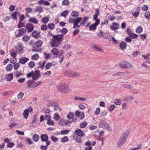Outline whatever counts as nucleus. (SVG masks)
<instances>
[{
    "mask_svg": "<svg viewBox=\"0 0 150 150\" xmlns=\"http://www.w3.org/2000/svg\"><path fill=\"white\" fill-rule=\"evenodd\" d=\"M63 39V35L61 34L55 35L50 40V44L52 47H57L61 44Z\"/></svg>",
    "mask_w": 150,
    "mask_h": 150,
    "instance_id": "obj_1",
    "label": "nucleus"
},
{
    "mask_svg": "<svg viewBox=\"0 0 150 150\" xmlns=\"http://www.w3.org/2000/svg\"><path fill=\"white\" fill-rule=\"evenodd\" d=\"M57 89L63 93H67L69 91L68 86L66 83H61L57 85Z\"/></svg>",
    "mask_w": 150,
    "mask_h": 150,
    "instance_id": "obj_2",
    "label": "nucleus"
},
{
    "mask_svg": "<svg viewBox=\"0 0 150 150\" xmlns=\"http://www.w3.org/2000/svg\"><path fill=\"white\" fill-rule=\"evenodd\" d=\"M119 67L126 69H129L133 67V66L131 64L125 61L121 62L119 64Z\"/></svg>",
    "mask_w": 150,
    "mask_h": 150,
    "instance_id": "obj_3",
    "label": "nucleus"
},
{
    "mask_svg": "<svg viewBox=\"0 0 150 150\" xmlns=\"http://www.w3.org/2000/svg\"><path fill=\"white\" fill-rule=\"evenodd\" d=\"M65 73L66 75L70 77H79L80 76L79 73L77 72L67 71Z\"/></svg>",
    "mask_w": 150,
    "mask_h": 150,
    "instance_id": "obj_4",
    "label": "nucleus"
},
{
    "mask_svg": "<svg viewBox=\"0 0 150 150\" xmlns=\"http://www.w3.org/2000/svg\"><path fill=\"white\" fill-rule=\"evenodd\" d=\"M14 47L16 51L19 54H22L24 51L23 47V44L21 42H18L16 46Z\"/></svg>",
    "mask_w": 150,
    "mask_h": 150,
    "instance_id": "obj_5",
    "label": "nucleus"
},
{
    "mask_svg": "<svg viewBox=\"0 0 150 150\" xmlns=\"http://www.w3.org/2000/svg\"><path fill=\"white\" fill-rule=\"evenodd\" d=\"M26 33V30L25 28H21L16 30L15 33V36L17 37L23 36Z\"/></svg>",
    "mask_w": 150,
    "mask_h": 150,
    "instance_id": "obj_6",
    "label": "nucleus"
},
{
    "mask_svg": "<svg viewBox=\"0 0 150 150\" xmlns=\"http://www.w3.org/2000/svg\"><path fill=\"white\" fill-rule=\"evenodd\" d=\"M127 138V136L123 134L121 137L120 140L117 143L118 147H121L125 143Z\"/></svg>",
    "mask_w": 150,
    "mask_h": 150,
    "instance_id": "obj_7",
    "label": "nucleus"
},
{
    "mask_svg": "<svg viewBox=\"0 0 150 150\" xmlns=\"http://www.w3.org/2000/svg\"><path fill=\"white\" fill-rule=\"evenodd\" d=\"M41 142H45L46 144H47V145H49L51 142L49 140L47 134H42L40 136Z\"/></svg>",
    "mask_w": 150,
    "mask_h": 150,
    "instance_id": "obj_8",
    "label": "nucleus"
},
{
    "mask_svg": "<svg viewBox=\"0 0 150 150\" xmlns=\"http://www.w3.org/2000/svg\"><path fill=\"white\" fill-rule=\"evenodd\" d=\"M33 111V109L31 108H29L25 109L23 113V117L27 119L28 116L29 112H31Z\"/></svg>",
    "mask_w": 150,
    "mask_h": 150,
    "instance_id": "obj_9",
    "label": "nucleus"
},
{
    "mask_svg": "<svg viewBox=\"0 0 150 150\" xmlns=\"http://www.w3.org/2000/svg\"><path fill=\"white\" fill-rule=\"evenodd\" d=\"M95 21V23L93 24H92L89 27V30H95L97 26L99 24L100 20H97Z\"/></svg>",
    "mask_w": 150,
    "mask_h": 150,
    "instance_id": "obj_10",
    "label": "nucleus"
},
{
    "mask_svg": "<svg viewBox=\"0 0 150 150\" xmlns=\"http://www.w3.org/2000/svg\"><path fill=\"white\" fill-rule=\"evenodd\" d=\"M40 76V72L38 70H36L33 72V80H37Z\"/></svg>",
    "mask_w": 150,
    "mask_h": 150,
    "instance_id": "obj_11",
    "label": "nucleus"
},
{
    "mask_svg": "<svg viewBox=\"0 0 150 150\" xmlns=\"http://www.w3.org/2000/svg\"><path fill=\"white\" fill-rule=\"evenodd\" d=\"M75 135L78 136L83 137L85 135V134L83 131H82L80 129H77L74 132Z\"/></svg>",
    "mask_w": 150,
    "mask_h": 150,
    "instance_id": "obj_12",
    "label": "nucleus"
},
{
    "mask_svg": "<svg viewBox=\"0 0 150 150\" xmlns=\"http://www.w3.org/2000/svg\"><path fill=\"white\" fill-rule=\"evenodd\" d=\"M27 86L28 88H33L36 87L35 82L32 81H27Z\"/></svg>",
    "mask_w": 150,
    "mask_h": 150,
    "instance_id": "obj_13",
    "label": "nucleus"
},
{
    "mask_svg": "<svg viewBox=\"0 0 150 150\" xmlns=\"http://www.w3.org/2000/svg\"><path fill=\"white\" fill-rule=\"evenodd\" d=\"M108 123L106 122L104 120H101L98 124V126L99 128H102L105 129V126L108 125Z\"/></svg>",
    "mask_w": 150,
    "mask_h": 150,
    "instance_id": "obj_14",
    "label": "nucleus"
},
{
    "mask_svg": "<svg viewBox=\"0 0 150 150\" xmlns=\"http://www.w3.org/2000/svg\"><path fill=\"white\" fill-rule=\"evenodd\" d=\"M75 114L76 117H78L80 119H82L84 118V114L82 112L77 111L76 112Z\"/></svg>",
    "mask_w": 150,
    "mask_h": 150,
    "instance_id": "obj_15",
    "label": "nucleus"
},
{
    "mask_svg": "<svg viewBox=\"0 0 150 150\" xmlns=\"http://www.w3.org/2000/svg\"><path fill=\"white\" fill-rule=\"evenodd\" d=\"M100 10L98 8L96 9L95 10V14L93 15V19L94 21L97 20H100L99 19H98V16L100 14Z\"/></svg>",
    "mask_w": 150,
    "mask_h": 150,
    "instance_id": "obj_16",
    "label": "nucleus"
},
{
    "mask_svg": "<svg viewBox=\"0 0 150 150\" xmlns=\"http://www.w3.org/2000/svg\"><path fill=\"white\" fill-rule=\"evenodd\" d=\"M19 63L24 64L27 62L29 60V58L26 57H21L19 59Z\"/></svg>",
    "mask_w": 150,
    "mask_h": 150,
    "instance_id": "obj_17",
    "label": "nucleus"
},
{
    "mask_svg": "<svg viewBox=\"0 0 150 150\" xmlns=\"http://www.w3.org/2000/svg\"><path fill=\"white\" fill-rule=\"evenodd\" d=\"M26 29L28 30V32L32 31L34 29V26L31 24H27L25 26Z\"/></svg>",
    "mask_w": 150,
    "mask_h": 150,
    "instance_id": "obj_18",
    "label": "nucleus"
},
{
    "mask_svg": "<svg viewBox=\"0 0 150 150\" xmlns=\"http://www.w3.org/2000/svg\"><path fill=\"white\" fill-rule=\"evenodd\" d=\"M52 105L54 106V110L55 111L59 110V111H61L62 110V109L56 102L54 101Z\"/></svg>",
    "mask_w": 150,
    "mask_h": 150,
    "instance_id": "obj_19",
    "label": "nucleus"
},
{
    "mask_svg": "<svg viewBox=\"0 0 150 150\" xmlns=\"http://www.w3.org/2000/svg\"><path fill=\"white\" fill-rule=\"evenodd\" d=\"M119 45L120 49L122 50H125L127 46L126 43L124 41L120 43Z\"/></svg>",
    "mask_w": 150,
    "mask_h": 150,
    "instance_id": "obj_20",
    "label": "nucleus"
},
{
    "mask_svg": "<svg viewBox=\"0 0 150 150\" xmlns=\"http://www.w3.org/2000/svg\"><path fill=\"white\" fill-rule=\"evenodd\" d=\"M111 29H119L120 28V24L116 22L113 23L112 26L110 27Z\"/></svg>",
    "mask_w": 150,
    "mask_h": 150,
    "instance_id": "obj_21",
    "label": "nucleus"
},
{
    "mask_svg": "<svg viewBox=\"0 0 150 150\" xmlns=\"http://www.w3.org/2000/svg\"><path fill=\"white\" fill-rule=\"evenodd\" d=\"M81 137L75 134L74 138L76 142L80 143H81L82 141V139L81 138Z\"/></svg>",
    "mask_w": 150,
    "mask_h": 150,
    "instance_id": "obj_22",
    "label": "nucleus"
},
{
    "mask_svg": "<svg viewBox=\"0 0 150 150\" xmlns=\"http://www.w3.org/2000/svg\"><path fill=\"white\" fill-rule=\"evenodd\" d=\"M32 35L33 37L36 38L40 37L41 35L40 33H38L35 31L33 32Z\"/></svg>",
    "mask_w": 150,
    "mask_h": 150,
    "instance_id": "obj_23",
    "label": "nucleus"
},
{
    "mask_svg": "<svg viewBox=\"0 0 150 150\" xmlns=\"http://www.w3.org/2000/svg\"><path fill=\"white\" fill-rule=\"evenodd\" d=\"M5 76L6 77L7 81H10L13 78V74L12 73L6 75Z\"/></svg>",
    "mask_w": 150,
    "mask_h": 150,
    "instance_id": "obj_24",
    "label": "nucleus"
},
{
    "mask_svg": "<svg viewBox=\"0 0 150 150\" xmlns=\"http://www.w3.org/2000/svg\"><path fill=\"white\" fill-rule=\"evenodd\" d=\"M28 21L35 24H37L38 23V20L35 17L31 18L29 19Z\"/></svg>",
    "mask_w": 150,
    "mask_h": 150,
    "instance_id": "obj_25",
    "label": "nucleus"
},
{
    "mask_svg": "<svg viewBox=\"0 0 150 150\" xmlns=\"http://www.w3.org/2000/svg\"><path fill=\"white\" fill-rule=\"evenodd\" d=\"M33 140L35 142H37L39 139V136L37 134H34L32 137Z\"/></svg>",
    "mask_w": 150,
    "mask_h": 150,
    "instance_id": "obj_26",
    "label": "nucleus"
},
{
    "mask_svg": "<svg viewBox=\"0 0 150 150\" xmlns=\"http://www.w3.org/2000/svg\"><path fill=\"white\" fill-rule=\"evenodd\" d=\"M49 17L48 16H46L43 18L42 19V22L44 23H47L49 21Z\"/></svg>",
    "mask_w": 150,
    "mask_h": 150,
    "instance_id": "obj_27",
    "label": "nucleus"
},
{
    "mask_svg": "<svg viewBox=\"0 0 150 150\" xmlns=\"http://www.w3.org/2000/svg\"><path fill=\"white\" fill-rule=\"evenodd\" d=\"M30 39V37L27 35H25L22 37V40L23 42H26L28 41Z\"/></svg>",
    "mask_w": 150,
    "mask_h": 150,
    "instance_id": "obj_28",
    "label": "nucleus"
},
{
    "mask_svg": "<svg viewBox=\"0 0 150 150\" xmlns=\"http://www.w3.org/2000/svg\"><path fill=\"white\" fill-rule=\"evenodd\" d=\"M51 52L54 55H57L59 53L58 50L56 48H53L51 50Z\"/></svg>",
    "mask_w": 150,
    "mask_h": 150,
    "instance_id": "obj_29",
    "label": "nucleus"
},
{
    "mask_svg": "<svg viewBox=\"0 0 150 150\" xmlns=\"http://www.w3.org/2000/svg\"><path fill=\"white\" fill-rule=\"evenodd\" d=\"M88 18L87 17H84L82 20V21L80 23V25H83L86 23L88 21Z\"/></svg>",
    "mask_w": 150,
    "mask_h": 150,
    "instance_id": "obj_30",
    "label": "nucleus"
},
{
    "mask_svg": "<svg viewBox=\"0 0 150 150\" xmlns=\"http://www.w3.org/2000/svg\"><path fill=\"white\" fill-rule=\"evenodd\" d=\"M144 16L147 19H150V11H146L145 12Z\"/></svg>",
    "mask_w": 150,
    "mask_h": 150,
    "instance_id": "obj_31",
    "label": "nucleus"
},
{
    "mask_svg": "<svg viewBox=\"0 0 150 150\" xmlns=\"http://www.w3.org/2000/svg\"><path fill=\"white\" fill-rule=\"evenodd\" d=\"M71 16L74 18H76L79 16V14L76 11H73L71 13Z\"/></svg>",
    "mask_w": 150,
    "mask_h": 150,
    "instance_id": "obj_32",
    "label": "nucleus"
},
{
    "mask_svg": "<svg viewBox=\"0 0 150 150\" xmlns=\"http://www.w3.org/2000/svg\"><path fill=\"white\" fill-rule=\"evenodd\" d=\"M46 63L45 60L43 61L42 62H39V66L38 68H41L42 69H43L44 67L45 64Z\"/></svg>",
    "mask_w": 150,
    "mask_h": 150,
    "instance_id": "obj_33",
    "label": "nucleus"
},
{
    "mask_svg": "<svg viewBox=\"0 0 150 150\" xmlns=\"http://www.w3.org/2000/svg\"><path fill=\"white\" fill-rule=\"evenodd\" d=\"M93 48L98 51H103V50L100 49L98 46L97 45H94L92 46Z\"/></svg>",
    "mask_w": 150,
    "mask_h": 150,
    "instance_id": "obj_34",
    "label": "nucleus"
},
{
    "mask_svg": "<svg viewBox=\"0 0 150 150\" xmlns=\"http://www.w3.org/2000/svg\"><path fill=\"white\" fill-rule=\"evenodd\" d=\"M97 36L100 38H104L105 35L104 34L102 30H100L99 32L97 33Z\"/></svg>",
    "mask_w": 150,
    "mask_h": 150,
    "instance_id": "obj_35",
    "label": "nucleus"
},
{
    "mask_svg": "<svg viewBox=\"0 0 150 150\" xmlns=\"http://www.w3.org/2000/svg\"><path fill=\"white\" fill-rule=\"evenodd\" d=\"M69 141V139L67 136H64L62 137L61 139V141L62 143L67 142Z\"/></svg>",
    "mask_w": 150,
    "mask_h": 150,
    "instance_id": "obj_36",
    "label": "nucleus"
},
{
    "mask_svg": "<svg viewBox=\"0 0 150 150\" xmlns=\"http://www.w3.org/2000/svg\"><path fill=\"white\" fill-rule=\"evenodd\" d=\"M43 54L45 56V58L46 59H49L52 55L51 54H48L46 52L44 53Z\"/></svg>",
    "mask_w": 150,
    "mask_h": 150,
    "instance_id": "obj_37",
    "label": "nucleus"
},
{
    "mask_svg": "<svg viewBox=\"0 0 150 150\" xmlns=\"http://www.w3.org/2000/svg\"><path fill=\"white\" fill-rule=\"evenodd\" d=\"M67 32V29L65 28H63L61 30V33H62V34H61L63 35L64 37V35L66 34Z\"/></svg>",
    "mask_w": 150,
    "mask_h": 150,
    "instance_id": "obj_38",
    "label": "nucleus"
},
{
    "mask_svg": "<svg viewBox=\"0 0 150 150\" xmlns=\"http://www.w3.org/2000/svg\"><path fill=\"white\" fill-rule=\"evenodd\" d=\"M39 56L38 54H35L31 57V59L33 60H37L39 58Z\"/></svg>",
    "mask_w": 150,
    "mask_h": 150,
    "instance_id": "obj_39",
    "label": "nucleus"
},
{
    "mask_svg": "<svg viewBox=\"0 0 150 150\" xmlns=\"http://www.w3.org/2000/svg\"><path fill=\"white\" fill-rule=\"evenodd\" d=\"M13 68L12 66L10 64L7 65L6 67V70L7 71L10 72L11 71Z\"/></svg>",
    "mask_w": 150,
    "mask_h": 150,
    "instance_id": "obj_40",
    "label": "nucleus"
},
{
    "mask_svg": "<svg viewBox=\"0 0 150 150\" xmlns=\"http://www.w3.org/2000/svg\"><path fill=\"white\" fill-rule=\"evenodd\" d=\"M132 91V93L134 94H137L138 93V91L137 89L134 88L132 86H131L130 88L129 89Z\"/></svg>",
    "mask_w": 150,
    "mask_h": 150,
    "instance_id": "obj_41",
    "label": "nucleus"
},
{
    "mask_svg": "<svg viewBox=\"0 0 150 150\" xmlns=\"http://www.w3.org/2000/svg\"><path fill=\"white\" fill-rule=\"evenodd\" d=\"M138 35L134 33H132L129 35V37L131 39H135L138 37Z\"/></svg>",
    "mask_w": 150,
    "mask_h": 150,
    "instance_id": "obj_42",
    "label": "nucleus"
},
{
    "mask_svg": "<svg viewBox=\"0 0 150 150\" xmlns=\"http://www.w3.org/2000/svg\"><path fill=\"white\" fill-rule=\"evenodd\" d=\"M42 41L41 40H38L36 43V45L38 47H40L42 44Z\"/></svg>",
    "mask_w": 150,
    "mask_h": 150,
    "instance_id": "obj_43",
    "label": "nucleus"
},
{
    "mask_svg": "<svg viewBox=\"0 0 150 150\" xmlns=\"http://www.w3.org/2000/svg\"><path fill=\"white\" fill-rule=\"evenodd\" d=\"M70 130H62L61 131L60 134L61 135H66L69 132Z\"/></svg>",
    "mask_w": 150,
    "mask_h": 150,
    "instance_id": "obj_44",
    "label": "nucleus"
},
{
    "mask_svg": "<svg viewBox=\"0 0 150 150\" xmlns=\"http://www.w3.org/2000/svg\"><path fill=\"white\" fill-rule=\"evenodd\" d=\"M74 99L75 100H80L82 101H84L86 100V99L84 98H80L77 96H75L74 98Z\"/></svg>",
    "mask_w": 150,
    "mask_h": 150,
    "instance_id": "obj_45",
    "label": "nucleus"
},
{
    "mask_svg": "<svg viewBox=\"0 0 150 150\" xmlns=\"http://www.w3.org/2000/svg\"><path fill=\"white\" fill-rule=\"evenodd\" d=\"M24 95V93L22 92L19 93L17 95V97L18 99H21Z\"/></svg>",
    "mask_w": 150,
    "mask_h": 150,
    "instance_id": "obj_46",
    "label": "nucleus"
},
{
    "mask_svg": "<svg viewBox=\"0 0 150 150\" xmlns=\"http://www.w3.org/2000/svg\"><path fill=\"white\" fill-rule=\"evenodd\" d=\"M48 27L50 30L53 29L55 27V25L52 23H50L48 24Z\"/></svg>",
    "mask_w": 150,
    "mask_h": 150,
    "instance_id": "obj_47",
    "label": "nucleus"
},
{
    "mask_svg": "<svg viewBox=\"0 0 150 150\" xmlns=\"http://www.w3.org/2000/svg\"><path fill=\"white\" fill-rule=\"evenodd\" d=\"M108 22V20L107 19H105L103 21H102L100 25L101 26H103L104 25H106L107 24Z\"/></svg>",
    "mask_w": 150,
    "mask_h": 150,
    "instance_id": "obj_48",
    "label": "nucleus"
},
{
    "mask_svg": "<svg viewBox=\"0 0 150 150\" xmlns=\"http://www.w3.org/2000/svg\"><path fill=\"white\" fill-rule=\"evenodd\" d=\"M82 18L81 17H79L78 18L75 19L74 23L75 24H78L81 21Z\"/></svg>",
    "mask_w": 150,
    "mask_h": 150,
    "instance_id": "obj_49",
    "label": "nucleus"
},
{
    "mask_svg": "<svg viewBox=\"0 0 150 150\" xmlns=\"http://www.w3.org/2000/svg\"><path fill=\"white\" fill-rule=\"evenodd\" d=\"M35 63L33 61H30L28 64V66L30 68H32L33 67L35 66Z\"/></svg>",
    "mask_w": 150,
    "mask_h": 150,
    "instance_id": "obj_50",
    "label": "nucleus"
},
{
    "mask_svg": "<svg viewBox=\"0 0 150 150\" xmlns=\"http://www.w3.org/2000/svg\"><path fill=\"white\" fill-rule=\"evenodd\" d=\"M87 124L86 122H83L80 125V127L81 128H84L87 125Z\"/></svg>",
    "mask_w": 150,
    "mask_h": 150,
    "instance_id": "obj_51",
    "label": "nucleus"
},
{
    "mask_svg": "<svg viewBox=\"0 0 150 150\" xmlns=\"http://www.w3.org/2000/svg\"><path fill=\"white\" fill-rule=\"evenodd\" d=\"M143 31V28L141 26L138 27L136 30V32L138 33H141Z\"/></svg>",
    "mask_w": 150,
    "mask_h": 150,
    "instance_id": "obj_52",
    "label": "nucleus"
},
{
    "mask_svg": "<svg viewBox=\"0 0 150 150\" xmlns=\"http://www.w3.org/2000/svg\"><path fill=\"white\" fill-rule=\"evenodd\" d=\"M133 16L134 18H137L138 17L139 14V12L138 11H136L132 13Z\"/></svg>",
    "mask_w": 150,
    "mask_h": 150,
    "instance_id": "obj_53",
    "label": "nucleus"
},
{
    "mask_svg": "<svg viewBox=\"0 0 150 150\" xmlns=\"http://www.w3.org/2000/svg\"><path fill=\"white\" fill-rule=\"evenodd\" d=\"M48 26H47L45 25H42L41 26V29L44 31L48 29Z\"/></svg>",
    "mask_w": 150,
    "mask_h": 150,
    "instance_id": "obj_54",
    "label": "nucleus"
},
{
    "mask_svg": "<svg viewBox=\"0 0 150 150\" xmlns=\"http://www.w3.org/2000/svg\"><path fill=\"white\" fill-rule=\"evenodd\" d=\"M74 115L73 113L70 112L67 115V118L69 119H72L74 117Z\"/></svg>",
    "mask_w": 150,
    "mask_h": 150,
    "instance_id": "obj_55",
    "label": "nucleus"
},
{
    "mask_svg": "<svg viewBox=\"0 0 150 150\" xmlns=\"http://www.w3.org/2000/svg\"><path fill=\"white\" fill-rule=\"evenodd\" d=\"M51 139L53 142H56L58 141V139L54 136H52L51 137Z\"/></svg>",
    "mask_w": 150,
    "mask_h": 150,
    "instance_id": "obj_56",
    "label": "nucleus"
},
{
    "mask_svg": "<svg viewBox=\"0 0 150 150\" xmlns=\"http://www.w3.org/2000/svg\"><path fill=\"white\" fill-rule=\"evenodd\" d=\"M114 101L115 103L117 105H120L121 103V101L120 99H118L115 100Z\"/></svg>",
    "mask_w": 150,
    "mask_h": 150,
    "instance_id": "obj_57",
    "label": "nucleus"
},
{
    "mask_svg": "<svg viewBox=\"0 0 150 150\" xmlns=\"http://www.w3.org/2000/svg\"><path fill=\"white\" fill-rule=\"evenodd\" d=\"M115 108V106L114 105H111L109 108L108 110L110 111H112Z\"/></svg>",
    "mask_w": 150,
    "mask_h": 150,
    "instance_id": "obj_58",
    "label": "nucleus"
},
{
    "mask_svg": "<svg viewBox=\"0 0 150 150\" xmlns=\"http://www.w3.org/2000/svg\"><path fill=\"white\" fill-rule=\"evenodd\" d=\"M69 4L68 0H64L62 2V4L64 6H68Z\"/></svg>",
    "mask_w": 150,
    "mask_h": 150,
    "instance_id": "obj_59",
    "label": "nucleus"
},
{
    "mask_svg": "<svg viewBox=\"0 0 150 150\" xmlns=\"http://www.w3.org/2000/svg\"><path fill=\"white\" fill-rule=\"evenodd\" d=\"M54 118L56 121H57L59 119L60 116L58 114L56 113L54 114Z\"/></svg>",
    "mask_w": 150,
    "mask_h": 150,
    "instance_id": "obj_60",
    "label": "nucleus"
},
{
    "mask_svg": "<svg viewBox=\"0 0 150 150\" xmlns=\"http://www.w3.org/2000/svg\"><path fill=\"white\" fill-rule=\"evenodd\" d=\"M24 26H25L24 23H23L21 21H20L17 26L18 28H20L21 27Z\"/></svg>",
    "mask_w": 150,
    "mask_h": 150,
    "instance_id": "obj_61",
    "label": "nucleus"
},
{
    "mask_svg": "<svg viewBox=\"0 0 150 150\" xmlns=\"http://www.w3.org/2000/svg\"><path fill=\"white\" fill-rule=\"evenodd\" d=\"M146 35L144 34L140 35L139 36L140 37V39L143 40L144 39H146Z\"/></svg>",
    "mask_w": 150,
    "mask_h": 150,
    "instance_id": "obj_62",
    "label": "nucleus"
},
{
    "mask_svg": "<svg viewBox=\"0 0 150 150\" xmlns=\"http://www.w3.org/2000/svg\"><path fill=\"white\" fill-rule=\"evenodd\" d=\"M49 145H47V144H46L45 146L41 145L40 146V149L42 150H47V147Z\"/></svg>",
    "mask_w": 150,
    "mask_h": 150,
    "instance_id": "obj_63",
    "label": "nucleus"
},
{
    "mask_svg": "<svg viewBox=\"0 0 150 150\" xmlns=\"http://www.w3.org/2000/svg\"><path fill=\"white\" fill-rule=\"evenodd\" d=\"M107 112L106 110L103 111V112H101L100 114V116L102 117L106 116L107 114Z\"/></svg>",
    "mask_w": 150,
    "mask_h": 150,
    "instance_id": "obj_64",
    "label": "nucleus"
}]
</instances>
